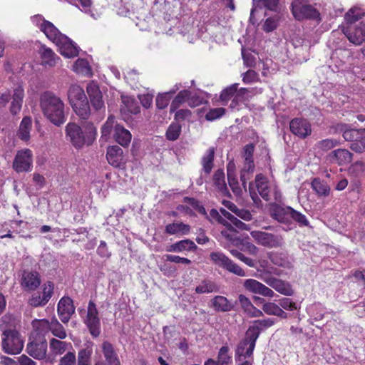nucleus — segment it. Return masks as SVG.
<instances>
[{
  "label": "nucleus",
  "mask_w": 365,
  "mask_h": 365,
  "mask_svg": "<svg viewBox=\"0 0 365 365\" xmlns=\"http://www.w3.org/2000/svg\"><path fill=\"white\" fill-rule=\"evenodd\" d=\"M31 21L58 47L62 56L70 58L78 55L80 50L78 46L68 36L61 34L51 22L46 20L42 15H34L31 17Z\"/></svg>",
  "instance_id": "nucleus-1"
},
{
  "label": "nucleus",
  "mask_w": 365,
  "mask_h": 365,
  "mask_svg": "<svg viewBox=\"0 0 365 365\" xmlns=\"http://www.w3.org/2000/svg\"><path fill=\"white\" fill-rule=\"evenodd\" d=\"M40 106L43 115L53 125L60 126L66 122L64 103L53 93L51 91L43 93L40 98Z\"/></svg>",
  "instance_id": "nucleus-2"
},
{
  "label": "nucleus",
  "mask_w": 365,
  "mask_h": 365,
  "mask_svg": "<svg viewBox=\"0 0 365 365\" xmlns=\"http://www.w3.org/2000/svg\"><path fill=\"white\" fill-rule=\"evenodd\" d=\"M66 137L76 148L93 143L96 135V128L88 123L82 128L76 123H68L65 128Z\"/></svg>",
  "instance_id": "nucleus-3"
},
{
  "label": "nucleus",
  "mask_w": 365,
  "mask_h": 365,
  "mask_svg": "<svg viewBox=\"0 0 365 365\" xmlns=\"http://www.w3.org/2000/svg\"><path fill=\"white\" fill-rule=\"evenodd\" d=\"M316 5L314 0H293L291 4L292 13L297 20L307 19L319 21L321 17Z\"/></svg>",
  "instance_id": "nucleus-4"
},
{
  "label": "nucleus",
  "mask_w": 365,
  "mask_h": 365,
  "mask_svg": "<svg viewBox=\"0 0 365 365\" xmlns=\"http://www.w3.org/2000/svg\"><path fill=\"white\" fill-rule=\"evenodd\" d=\"M256 336L251 337L246 333L245 337L239 342L235 350L236 365H252L253 351L256 344Z\"/></svg>",
  "instance_id": "nucleus-5"
},
{
  "label": "nucleus",
  "mask_w": 365,
  "mask_h": 365,
  "mask_svg": "<svg viewBox=\"0 0 365 365\" xmlns=\"http://www.w3.org/2000/svg\"><path fill=\"white\" fill-rule=\"evenodd\" d=\"M24 89L21 85H17L12 91H7L0 96V106H5L11 100L10 111L13 115L18 114L21 110Z\"/></svg>",
  "instance_id": "nucleus-6"
},
{
  "label": "nucleus",
  "mask_w": 365,
  "mask_h": 365,
  "mask_svg": "<svg viewBox=\"0 0 365 365\" xmlns=\"http://www.w3.org/2000/svg\"><path fill=\"white\" fill-rule=\"evenodd\" d=\"M2 339L3 350L9 354H17L24 347V340L18 331L14 329L4 331Z\"/></svg>",
  "instance_id": "nucleus-7"
},
{
  "label": "nucleus",
  "mask_w": 365,
  "mask_h": 365,
  "mask_svg": "<svg viewBox=\"0 0 365 365\" xmlns=\"http://www.w3.org/2000/svg\"><path fill=\"white\" fill-rule=\"evenodd\" d=\"M250 235L257 245L269 249L281 247L284 243L282 235L262 230H253L250 232Z\"/></svg>",
  "instance_id": "nucleus-8"
},
{
  "label": "nucleus",
  "mask_w": 365,
  "mask_h": 365,
  "mask_svg": "<svg viewBox=\"0 0 365 365\" xmlns=\"http://www.w3.org/2000/svg\"><path fill=\"white\" fill-rule=\"evenodd\" d=\"M210 257V259L215 265L220 267L239 277L247 276V274L243 269L232 261L222 252H211Z\"/></svg>",
  "instance_id": "nucleus-9"
},
{
  "label": "nucleus",
  "mask_w": 365,
  "mask_h": 365,
  "mask_svg": "<svg viewBox=\"0 0 365 365\" xmlns=\"http://www.w3.org/2000/svg\"><path fill=\"white\" fill-rule=\"evenodd\" d=\"M254 151L255 146L252 144L246 145L243 149L244 164L240 171V180L245 190L247 180L250 178L255 170Z\"/></svg>",
  "instance_id": "nucleus-10"
},
{
  "label": "nucleus",
  "mask_w": 365,
  "mask_h": 365,
  "mask_svg": "<svg viewBox=\"0 0 365 365\" xmlns=\"http://www.w3.org/2000/svg\"><path fill=\"white\" fill-rule=\"evenodd\" d=\"M33 164V154L30 149L19 150L13 162V168L17 173L29 172Z\"/></svg>",
  "instance_id": "nucleus-11"
},
{
  "label": "nucleus",
  "mask_w": 365,
  "mask_h": 365,
  "mask_svg": "<svg viewBox=\"0 0 365 365\" xmlns=\"http://www.w3.org/2000/svg\"><path fill=\"white\" fill-rule=\"evenodd\" d=\"M85 324L93 337H97L100 335L101 322L98 317V312L93 301H90L88 303L87 317L85 319Z\"/></svg>",
  "instance_id": "nucleus-12"
},
{
  "label": "nucleus",
  "mask_w": 365,
  "mask_h": 365,
  "mask_svg": "<svg viewBox=\"0 0 365 365\" xmlns=\"http://www.w3.org/2000/svg\"><path fill=\"white\" fill-rule=\"evenodd\" d=\"M255 186L260 196L265 200H269L272 193L274 194L276 200L279 195L275 184L273 182L267 180L262 174L257 175L255 178Z\"/></svg>",
  "instance_id": "nucleus-13"
},
{
  "label": "nucleus",
  "mask_w": 365,
  "mask_h": 365,
  "mask_svg": "<svg viewBox=\"0 0 365 365\" xmlns=\"http://www.w3.org/2000/svg\"><path fill=\"white\" fill-rule=\"evenodd\" d=\"M261 279L281 294L292 296L294 294L291 284L287 281L282 280L269 274H263L261 277Z\"/></svg>",
  "instance_id": "nucleus-14"
},
{
  "label": "nucleus",
  "mask_w": 365,
  "mask_h": 365,
  "mask_svg": "<svg viewBox=\"0 0 365 365\" xmlns=\"http://www.w3.org/2000/svg\"><path fill=\"white\" fill-rule=\"evenodd\" d=\"M54 285L47 282L43 285L41 294L34 293L30 297L29 304L32 307H43L48 303L53 293Z\"/></svg>",
  "instance_id": "nucleus-15"
},
{
  "label": "nucleus",
  "mask_w": 365,
  "mask_h": 365,
  "mask_svg": "<svg viewBox=\"0 0 365 365\" xmlns=\"http://www.w3.org/2000/svg\"><path fill=\"white\" fill-rule=\"evenodd\" d=\"M54 285L47 282L43 285L41 294L34 293L30 297L29 304L32 307H43L48 303L53 293Z\"/></svg>",
  "instance_id": "nucleus-16"
},
{
  "label": "nucleus",
  "mask_w": 365,
  "mask_h": 365,
  "mask_svg": "<svg viewBox=\"0 0 365 365\" xmlns=\"http://www.w3.org/2000/svg\"><path fill=\"white\" fill-rule=\"evenodd\" d=\"M54 285L47 282L43 285L41 294L34 293L30 297L29 304L32 307H43L48 303L53 293Z\"/></svg>",
  "instance_id": "nucleus-17"
},
{
  "label": "nucleus",
  "mask_w": 365,
  "mask_h": 365,
  "mask_svg": "<svg viewBox=\"0 0 365 365\" xmlns=\"http://www.w3.org/2000/svg\"><path fill=\"white\" fill-rule=\"evenodd\" d=\"M243 287L247 292L266 297L272 298L276 295L272 289L254 279H245L243 282Z\"/></svg>",
  "instance_id": "nucleus-18"
},
{
  "label": "nucleus",
  "mask_w": 365,
  "mask_h": 365,
  "mask_svg": "<svg viewBox=\"0 0 365 365\" xmlns=\"http://www.w3.org/2000/svg\"><path fill=\"white\" fill-rule=\"evenodd\" d=\"M238 83H234L222 90L220 94V100L222 102H227L232 98L230 103V107L234 108L237 105V102L242 101V95H244L247 90L246 88L237 89Z\"/></svg>",
  "instance_id": "nucleus-19"
},
{
  "label": "nucleus",
  "mask_w": 365,
  "mask_h": 365,
  "mask_svg": "<svg viewBox=\"0 0 365 365\" xmlns=\"http://www.w3.org/2000/svg\"><path fill=\"white\" fill-rule=\"evenodd\" d=\"M272 217L281 224H283V230L287 231L294 227V223L292 217L291 207H277L272 213Z\"/></svg>",
  "instance_id": "nucleus-20"
},
{
  "label": "nucleus",
  "mask_w": 365,
  "mask_h": 365,
  "mask_svg": "<svg viewBox=\"0 0 365 365\" xmlns=\"http://www.w3.org/2000/svg\"><path fill=\"white\" fill-rule=\"evenodd\" d=\"M47 342L43 338H39L29 342L26 346V352L37 360L43 359L46 356Z\"/></svg>",
  "instance_id": "nucleus-21"
},
{
  "label": "nucleus",
  "mask_w": 365,
  "mask_h": 365,
  "mask_svg": "<svg viewBox=\"0 0 365 365\" xmlns=\"http://www.w3.org/2000/svg\"><path fill=\"white\" fill-rule=\"evenodd\" d=\"M20 284L26 291L36 290L41 284V277L38 272L31 270L23 271Z\"/></svg>",
  "instance_id": "nucleus-22"
},
{
  "label": "nucleus",
  "mask_w": 365,
  "mask_h": 365,
  "mask_svg": "<svg viewBox=\"0 0 365 365\" xmlns=\"http://www.w3.org/2000/svg\"><path fill=\"white\" fill-rule=\"evenodd\" d=\"M86 91L95 110H100L105 108L103 95L96 82H90L87 86Z\"/></svg>",
  "instance_id": "nucleus-23"
},
{
  "label": "nucleus",
  "mask_w": 365,
  "mask_h": 365,
  "mask_svg": "<svg viewBox=\"0 0 365 365\" xmlns=\"http://www.w3.org/2000/svg\"><path fill=\"white\" fill-rule=\"evenodd\" d=\"M291 132L299 138H304L312 133L311 124L303 118H294L289 123Z\"/></svg>",
  "instance_id": "nucleus-24"
},
{
  "label": "nucleus",
  "mask_w": 365,
  "mask_h": 365,
  "mask_svg": "<svg viewBox=\"0 0 365 365\" xmlns=\"http://www.w3.org/2000/svg\"><path fill=\"white\" fill-rule=\"evenodd\" d=\"M57 311L62 322H68L75 312L73 300L68 297L61 298L58 304Z\"/></svg>",
  "instance_id": "nucleus-25"
},
{
  "label": "nucleus",
  "mask_w": 365,
  "mask_h": 365,
  "mask_svg": "<svg viewBox=\"0 0 365 365\" xmlns=\"http://www.w3.org/2000/svg\"><path fill=\"white\" fill-rule=\"evenodd\" d=\"M267 257L273 264L283 268L284 269L282 271L287 272V274H288V272L291 271L293 268L292 262L284 253L269 252L267 253Z\"/></svg>",
  "instance_id": "nucleus-26"
},
{
  "label": "nucleus",
  "mask_w": 365,
  "mask_h": 365,
  "mask_svg": "<svg viewBox=\"0 0 365 365\" xmlns=\"http://www.w3.org/2000/svg\"><path fill=\"white\" fill-rule=\"evenodd\" d=\"M344 33L351 43L361 45L365 41V24L360 23L355 28L350 26L346 29Z\"/></svg>",
  "instance_id": "nucleus-27"
},
{
  "label": "nucleus",
  "mask_w": 365,
  "mask_h": 365,
  "mask_svg": "<svg viewBox=\"0 0 365 365\" xmlns=\"http://www.w3.org/2000/svg\"><path fill=\"white\" fill-rule=\"evenodd\" d=\"M327 157L330 162L343 165L349 164L351 161L352 153L346 149L339 148L331 151Z\"/></svg>",
  "instance_id": "nucleus-28"
},
{
  "label": "nucleus",
  "mask_w": 365,
  "mask_h": 365,
  "mask_svg": "<svg viewBox=\"0 0 365 365\" xmlns=\"http://www.w3.org/2000/svg\"><path fill=\"white\" fill-rule=\"evenodd\" d=\"M106 158L109 164L115 168H120L124 163L123 150L118 145L108 148Z\"/></svg>",
  "instance_id": "nucleus-29"
},
{
  "label": "nucleus",
  "mask_w": 365,
  "mask_h": 365,
  "mask_svg": "<svg viewBox=\"0 0 365 365\" xmlns=\"http://www.w3.org/2000/svg\"><path fill=\"white\" fill-rule=\"evenodd\" d=\"M113 138L123 147L129 145L132 135L130 131L120 125H115L113 130Z\"/></svg>",
  "instance_id": "nucleus-30"
},
{
  "label": "nucleus",
  "mask_w": 365,
  "mask_h": 365,
  "mask_svg": "<svg viewBox=\"0 0 365 365\" xmlns=\"http://www.w3.org/2000/svg\"><path fill=\"white\" fill-rule=\"evenodd\" d=\"M240 304L244 312L251 317H260L263 316L262 311L256 308L251 302L249 298L243 294L238 297Z\"/></svg>",
  "instance_id": "nucleus-31"
},
{
  "label": "nucleus",
  "mask_w": 365,
  "mask_h": 365,
  "mask_svg": "<svg viewBox=\"0 0 365 365\" xmlns=\"http://www.w3.org/2000/svg\"><path fill=\"white\" fill-rule=\"evenodd\" d=\"M273 324L274 320L272 319L256 320L254 322L253 325L248 329L247 333L251 336V337L256 336L257 340L261 331L272 327Z\"/></svg>",
  "instance_id": "nucleus-32"
},
{
  "label": "nucleus",
  "mask_w": 365,
  "mask_h": 365,
  "mask_svg": "<svg viewBox=\"0 0 365 365\" xmlns=\"http://www.w3.org/2000/svg\"><path fill=\"white\" fill-rule=\"evenodd\" d=\"M182 87V86L180 83H176L170 89L169 91L159 93L155 100L157 108L159 109L165 108L169 104L172 95L175 94Z\"/></svg>",
  "instance_id": "nucleus-33"
},
{
  "label": "nucleus",
  "mask_w": 365,
  "mask_h": 365,
  "mask_svg": "<svg viewBox=\"0 0 365 365\" xmlns=\"http://www.w3.org/2000/svg\"><path fill=\"white\" fill-rule=\"evenodd\" d=\"M197 248L193 241L186 239L173 243L166 247V251L170 252H182L185 251H193Z\"/></svg>",
  "instance_id": "nucleus-34"
},
{
  "label": "nucleus",
  "mask_w": 365,
  "mask_h": 365,
  "mask_svg": "<svg viewBox=\"0 0 365 365\" xmlns=\"http://www.w3.org/2000/svg\"><path fill=\"white\" fill-rule=\"evenodd\" d=\"M102 351L108 365H120L118 354L110 342L104 341L102 344Z\"/></svg>",
  "instance_id": "nucleus-35"
},
{
  "label": "nucleus",
  "mask_w": 365,
  "mask_h": 365,
  "mask_svg": "<svg viewBox=\"0 0 365 365\" xmlns=\"http://www.w3.org/2000/svg\"><path fill=\"white\" fill-rule=\"evenodd\" d=\"M32 128V120L30 117H24L20 123L17 132L18 138L24 141L28 142L30 139V132Z\"/></svg>",
  "instance_id": "nucleus-36"
},
{
  "label": "nucleus",
  "mask_w": 365,
  "mask_h": 365,
  "mask_svg": "<svg viewBox=\"0 0 365 365\" xmlns=\"http://www.w3.org/2000/svg\"><path fill=\"white\" fill-rule=\"evenodd\" d=\"M42 64L45 66L53 67L56 65L59 58L53 51L44 46H42L40 50Z\"/></svg>",
  "instance_id": "nucleus-37"
},
{
  "label": "nucleus",
  "mask_w": 365,
  "mask_h": 365,
  "mask_svg": "<svg viewBox=\"0 0 365 365\" xmlns=\"http://www.w3.org/2000/svg\"><path fill=\"white\" fill-rule=\"evenodd\" d=\"M212 307L217 312H226L233 308V305L224 296H216L211 300Z\"/></svg>",
  "instance_id": "nucleus-38"
},
{
  "label": "nucleus",
  "mask_w": 365,
  "mask_h": 365,
  "mask_svg": "<svg viewBox=\"0 0 365 365\" xmlns=\"http://www.w3.org/2000/svg\"><path fill=\"white\" fill-rule=\"evenodd\" d=\"M257 272L259 274L258 275H256V277L260 279L263 274L272 275V274H274L277 276L287 275V272L281 271V269H279L278 268L271 267L267 260L259 261V268L257 269Z\"/></svg>",
  "instance_id": "nucleus-39"
},
{
  "label": "nucleus",
  "mask_w": 365,
  "mask_h": 365,
  "mask_svg": "<svg viewBox=\"0 0 365 365\" xmlns=\"http://www.w3.org/2000/svg\"><path fill=\"white\" fill-rule=\"evenodd\" d=\"M213 182L216 189L222 195L226 196L229 194V190L225 182V173L222 170H217L215 173Z\"/></svg>",
  "instance_id": "nucleus-40"
},
{
  "label": "nucleus",
  "mask_w": 365,
  "mask_h": 365,
  "mask_svg": "<svg viewBox=\"0 0 365 365\" xmlns=\"http://www.w3.org/2000/svg\"><path fill=\"white\" fill-rule=\"evenodd\" d=\"M182 88H184V89L180 91L177 94V96L174 98L171 103L170 108L171 113L175 112L184 102H187V103L189 104V98L190 96L191 95V91L187 89H185V88L187 87L186 86L182 85Z\"/></svg>",
  "instance_id": "nucleus-41"
},
{
  "label": "nucleus",
  "mask_w": 365,
  "mask_h": 365,
  "mask_svg": "<svg viewBox=\"0 0 365 365\" xmlns=\"http://www.w3.org/2000/svg\"><path fill=\"white\" fill-rule=\"evenodd\" d=\"M76 114L82 119H88L91 114V109L88 99L76 101L71 104Z\"/></svg>",
  "instance_id": "nucleus-42"
},
{
  "label": "nucleus",
  "mask_w": 365,
  "mask_h": 365,
  "mask_svg": "<svg viewBox=\"0 0 365 365\" xmlns=\"http://www.w3.org/2000/svg\"><path fill=\"white\" fill-rule=\"evenodd\" d=\"M68 98L71 104L87 99L83 89L77 84H72L69 87Z\"/></svg>",
  "instance_id": "nucleus-43"
},
{
  "label": "nucleus",
  "mask_w": 365,
  "mask_h": 365,
  "mask_svg": "<svg viewBox=\"0 0 365 365\" xmlns=\"http://www.w3.org/2000/svg\"><path fill=\"white\" fill-rule=\"evenodd\" d=\"M73 71L85 76H92L91 68L88 61L85 58H78L73 65Z\"/></svg>",
  "instance_id": "nucleus-44"
},
{
  "label": "nucleus",
  "mask_w": 365,
  "mask_h": 365,
  "mask_svg": "<svg viewBox=\"0 0 365 365\" xmlns=\"http://www.w3.org/2000/svg\"><path fill=\"white\" fill-rule=\"evenodd\" d=\"M190 230V227L183 222H173L165 226V232L169 235H187Z\"/></svg>",
  "instance_id": "nucleus-45"
},
{
  "label": "nucleus",
  "mask_w": 365,
  "mask_h": 365,
  "mask_svg": "<svg viewBox=\"0 0 365 365\" xmlns=\"http://www.w3.org/2000/svg\"><path fill=\"white\" fill-rule=\"evenodd\" d=\"M262 310L268 315H274L285 319L287 317V314L282 310L279 304L274 302H267L262 306Z\"/></svg>",
  "instance_id": "nucleus-46"
},
{
  "label": "nucleus",
  "mask_w": 365,
  "mask_h": 365,
  "mask_svg": "<svg viewBox=\"0 0 365 365\" xmlns=\"http://www.w3.org/2000/svg\"><path fill=\"white\" fill-rule=\"evenodd\" d=\"M261 2L266 9L270 11H277L279 9V0H253V7L250 12V19H252L257 7L259 6Z\"/></svg>",
  "instance_id": "nucleus-47"
},
{
  "label": "nucleus",
  "mask_w": 365,
  "mask_h": 365,
  "mask_svg": "<svg viewBox=\"0 0 365 365\" xmlns=\"http://www.w3.org/2000/svg\"><path fill=\"white\" fill-rule=\"evenodd\" d=\"M71 347L70 343L56 339H51L50 340V349L51 351L55 355H60L63 354L68 348Z\"/></svg>",
  "instance_id": "nucleus-48"
},
{
  "label": "nucleus",
  "mask_w": 365,
  "mask_h": 365,
  "mask_svg": "<svg viewBox=\"0 0 365 365\" xmlns=\"http://www.w3.org/2000/svg\"><path fill=\"white\" fill-rule=\"evenodd\" d=\"M92 354L91 345H87L86 348L81 349L78 354V365H91Z\"/></svg>",
  "instance_id": "nucleus-49"
},
{
  "label": "nucleus",
  "mask_w": 365,
  "mask_h": 365,
  "mask_svg": "<svg viewBox=\"0 0 365 365\" xmlns=\"http://www.w3.org/2000/svg\"><path fill=\"white\" fill-rule=\"evenodd\" d=\"M364 14L363 9L354 6L347 11L344 19L348 24H352L364 16Z\"/></svg>",
  "instance_id": "nucleus-50"
},
{
  "label": "nucleus",
  "mask_w": 365,
  "mask_h": 365,
  "mask_svg": "<svg viewBox=\"0 0 365 365\" xmlns=\"http://www.w3.org/2000/svg\"><path fill=\"white\" fill-rule=\"evenodd\" d=\"M220 212L225 217H226L227 220H230V225H232L235 227L240 229V230H250V227L247 224H245L243 222H242L241 220H240L237 217H236L232 213H230L226 210L221 208Z\"/></svg>",
  "instance_id": "nucleus-51"
},
{
  "label": "nucleus",
  "mask_w": 365,
  "mask_h": 365,
  "mask_svg": "<svg viewBox=\"0 0 365 365\" xmlns=\"http://www.w3.org/2000/svg\"><path fill=\"white\" fill-rule=\"evenodd\" d=\"M217 290V285L210 280H203L195 287V292L197 294H208Z\"/></svg>",
  "instance_id": "nucleus-52"
},
{
  "label": "nucleus",
  "mask_w": 365,
  "mask_h": 365,
  "mask_svg": "<svg viewBox=\"0 0 365 365\" xmlns=\"http://www.w3.org/2000/svg\"><path fill=\"white\" fill-rule=\"evenodd\" d=\"M312 187L319 195L327 196L329 195L330 188L329 185L319 178H314L312 182Z\"/></svg>",
  "instance_id": "nucleus-53"
},
{
  "label": "nucleus",
  "mask_w": 365,
  "mask_h": 365,
  "mask_svg": "<svg viewBox=\"0 0 365 365\" xmlns=\"http://www.w3.org/2000/svg\"><path fill=\"white\" fill-rule=\"evenodd\" d=\"M49 330L55 336L61 339H63L66 337V333L63 327L58 322L56 318H53L51 320V326Z\"/></svg>",
  "instance_id": "nucleus-54"
},
{
  "label": "nucleus",
  "mask_w": 365,
  "mask_h": 365,
  "mask_svg": "<svg viewBox=\"0 0 365 365\" xmlns=\"http://www.w3.org/2000/svg\"><path fill=\"white\" fill-rule=\"evenodd\" d=\"M214 154H215L214 148H210L202 158V163L203 170L207 174H209L212 170V168L213 166Z\"/></svg>",
  "instance_id": "nucleus-55"
},
{
  "label": "nucleus",
  "mask_w": 365,
  "mask_h": 365,
  "mask_svg": "<svg viewBox=\"0 0 365 365\" xmlns=\"http://www.w3.org/2000/svg\"><path fill=\"white\" fill-rule=\"evenodd\" d=\"M309 314L316 321L321 320L324 314V308L322 304L317 303L309 306L307 308Z\"/></svg>",
  "instance_id": "nucleus-56"
},
{
  "label": "nucleus",
  "mask_w": 365,
  "mask_h": 365,
  "mask_svg": "<svg viewBox=\"0 0 365 365\" xmlns=\"http://www.w3.org/2000/svg\"><path fill=\"white\" fill-rule=\"evenodd\" d=\"M361 129L351 128L348 125L343 128V137L346 141H355L361 138Z\"/></svg>",
  "instance_id": "nucleus-57"
},
{
  "label": "nucleus",
  "mask_w": 365,
  "mask_h": 365,
  "mask_svg": "<svg viewBox=\"0 0 365 365\" xmlns=\"http://www.w3.org/2000/svg\"><path fill=\"white\" fill-rule=\"evenodd\" d=\"M181 133V125L178 123H172L167 129L165 135L168 140H176Z\"/></svg>",
  "instance_id": "nucleus-58"
},
{
  "label": "nucleus",
  "mask_w": 365,
  "mask_h": 365,
  "mask_svg": "<svg viewBox=\"0 0 365 365\" xmlns=\"http://www.w3.org/2000/svg\"><path fill=\"white\" fill-rule=\"evenodd\" d=\"M32 324L34 329L37 331L39 334L44 335L50 331L51 322L47 319L34 320Z\"/></svg>",
  "instance_id": "nucleus-59"
},
{
  "label": "nucleus",
  "mask_w": 365,
  "mask_h": 365,
  "mask_svg": "<svg viewBox=\"0 0 365 365\" xmlns=\"http://www.w3.org/2000/svg\"><path fill=\"white\" fill-rule=\"evenodd\" d=\"M230 348L227 346H223L220 348L217 360L221 365H227L232 361V356L229 354Z\"/></svg>",
  "instance_id": "nucleus-60"
},
{
  "label": "nucleus",
  "mask_w": 365,
  "mask_h": 365,
  "mask_svg": "<svg viewBox=\"0 0 365 365\" xmlns=\"http://www.w3.org/2000/svg\"><path fill=\"white\" fill-rule=\"evenodd\" d=\"M340 141L334 138H327L319 141L317 143V147L323 151H327L331 148L338 146Z\"/></svg>",
  "instance_id": "nucleus-61"
},
{
  "label": "nucleus",
  "mask_w": 365,
  "mask_h": 365,
  "mask_svg": "<svg viewBox=\"0 0 365 365\" xmlns=\"http://www.w3.org/2000/svg\"><path fill=\"white\" fill-rule=\"evenodd\" d=\"M292 217L293 221L296 222L300 227H307L309 225L307 217L302 213L291 207Z\"/></svg>",
  "instance_id": "nucleus-62"
},
{
  "label": "nucleus",
  "mask_w": 365,
  "mask_h": 365,
  "mask_svg": "<svg viewBox=\"0 0 365 365\" xmlns=\"http://www.w3.org/2000/svg\"><path fill=\"white\" fill-rule=\"evenodd\" d=\"M278 22L279 17L277 15L267 18L263 24V30L267 33L273 31L277 29Z\"/></svg>",
  "instance_id": "nucleus-63"
},
{
  "label": "nucleus",
  "mask_w": 365,
  "mask_h": 365,
  "mask_svg": "<svg viewBox=\"0 0 365 365\" xmlns=\"http://www.w3.org/2000/svg\"><path fill=\"white\" fill-rule=\"evenodd\" d=\"M225 113V109L224 108H216L210 109L205 115L206 120L212 121L217 120Z\"/></svg>",
  "instance_id": "nucleus-64"
}]
</instances>
